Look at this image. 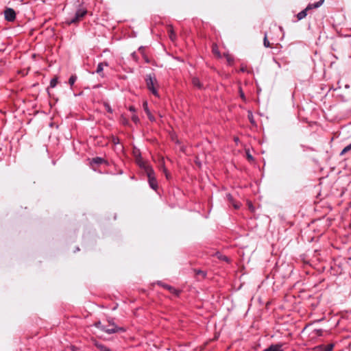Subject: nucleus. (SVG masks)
Returning a JSON list of instances; mask_svg holds the SVG:
<instances>
[{
    "instance_id": "8",
    "label": "nucleus",
    "mask_w": 351,
    "mask_h": 351,
    "mask_svg": "<svg viewBox=\"0 0 351 351\" xmlns=\"http://www.w3.org/2000/svg\"><path fill=\"white\" fill-rule=\"evenodd\" d=\"M282 347V343L271 344L267 348L263 350V351H283Z\"/></svg>"
},
{
    "instance_id": "17",
    "label": "nucleus",
    "mask_w": 351,
    "mask_h": 351,
    "mask_svg": "<svg viewBox=\"0 0 351 351\" xmlns=\"http://www.w3.org/2000/svg\"><path fill=\"white\" fill-rule=\"evenodd\" d=\"M57 83H58V79L56 77L51 79L50 81V87L54 88L57 85Z\"/></svg>"
},
{
    "instance_id": "16",
    "label": "nucleus",
    "mask_w": 351,
    "mask_h": 351,
    "mask_svg": "<svg viewBox=\"0 0 351 351\" xmlns=\"http://www.w3.org/2000/svg\"><path fill=\"white\" fill-rule=\"evenodd\" d=\"M77 80V76L76 75H71L69 79V83L72 86L75 81Z\"/></svg>"
},
{
    "instance_id": "42",
    "label": "nucleus",
    "mask_w": 351,
    "mask_h": 351,
    "mask_svg": "<svg viewBox=\"0 0 351 351\" xmlns=\"http://www.w3.org/2000/svg\"><path fill=\"white\" fill-rule=\"evenodd\" d=\"M24 0H20L21 2H23Z\"/></svg>"
},
{
    "instance_id": "38",
    "label": "nucleus",
    "mask_w": 351,
    "mask_h": 351,
    "mask_svg": "<svg viewBox=\"0 0 351 351\" xmlns=\"http://www.w3.org/2000/svg\"><path fill=\"white\" fill-rule=\"evenodd\" d=\"M241 71L242 72H244V71H245V69L244 68H241Z\"/></svg>"
},
{
    "instance_id": "21",
    "label": "nucleus",
    "mask_w": 351,
    "mask_h": 351,
    "mask_svg": "<svg viewBox=\"0 0 351 351\" xmlns=\"http://www.w3.org/2000/svg\"><path fill=\"white\" fill-rule=\"evenodd\" d=\"M324 0H319L318 2L313 3L312 5L314 8H319L324 3Z\"/></svg>"
},
{
    "instance_id": "24",
    "label": "nucleus",
    "mask_w": 351,
    "mask_h": 351,
    "mask_svg": "<svg viewBox=\"0 0 351 351\" xmlns=\"http://www.w3.org/2000/svg\"><path fill=\"white\" fill-rule=\"evenodd\" d=\"M143 108L147 115H149V110L148 109L147 103L145 101L143 103Z\"/></svg>"
},
{
    "instance_id": "40",
    "label": "nucleus",
    "mask_w": 351,
    "mask_h": 351,
    "mask_svg": "<svg viewBox=\"0 0 351 351\" xmlns=\"http://www.w3.org/2000/svg\"><path fill=\"white\" fill-rule=\"evenodd\" d=\"M117 141H118V138H116V140L114 141V143H117Z\"/></svg>"
},
{
    "instance_id": "6",
    "label": "nucleus",
    "mask_w": 351,
    "mask_h": 351,
    "mask_svg": "<svg viewBox=\"0 0 351 351\" xmlns=\"http://www.w3.org/2000/svg\"><path fill=\"white\" fill-rule=\"evenodd\" d=\"M157 284L162 287H164L165 289H167L169 291L170 293H173V294H175V295H178L179 294V291H178L177 289H176L173 287L171 286V285H167V284H165L164 282H161V281H158L157 282Z\"/></svg>"
},
{
    "instance_id": "22",
    "label": "nucleus",
    "mask_w": 351,
    "mask_h": 351,
    "mask_svg": "<svg viewBox=\"0 0 351 351\" xmlns=\"http://www.w3.org/2000/svg\"><path fill=\"white\" fill-rule=\"evenodd\" d=\"M132 120L135 123H138L139 122V118L138 117V116L135 114H134L132 116Z\"/></svg>"
},
{
    "instance_id": "31",
    "label": "nucleus",
    "mask_w": 351,
    "mask_h": 351,
    "mask_svg": "<svg viewBox=\"0 0 351 351\" xmlns=\"http://www.w3.org/2000/svg\"><path fill=\"white\" fill-rule=\"evenodd\" d=\"M132 57L133 59H134L135 60H137V56H136V52H133L132 54H131Z\"/></svg>"
},
{
    "instance_id": "20",
    "label": "nucleus",
    "mask_w": 351,
    "mask_h": 351,
    "mask_svg": "<svg viewBox=\"0 0 351 351\" xmlns=\"http://www.w3.org/2000/svg\"><path fill=\"white\" fill-rule=\"evenodd\" d=\"M226 198L228 200V202L230 203H231V204L234 202V200L233 199V197L232 196V195L230 193H227L226 194Z\"/></svg>"
},
{
    "instance_id": "1",
    "label": "nucleus",
    "mask_w": 351,
    "mask_h": 351,
    "mask_svg": "<svg viewBox=\"0 0 351 351\" xmlns=\"http://www.w3.org/2000/svg\"><path fill=\"white\" fill-rule=\"evenodd\" d=\"M145 80L147 88L154 95L158 97L159 94L156 88L157 80L155 76L151 74L147 75Z\"/></svg>"
},
{
    "instance_id": "11",
    "label": "nucleus",
    "mask_w": 351,
    "mask_h": 351,
    "mask_svg": "<svg viewBox=\"0 0 351 351\" xmlns=\"http://www.w3.org/2000/svg\"><path fill=\"white\" fill-rule=\"evenodd\" d=\"M334 348V344L330 343L328 345H322L316 348L317 351H332Z\"/></svg>"
},
{
    "instance_id": "33",
    "label": "nucleus",
    "mask_w": 351,
    "mask_h": 351,
    "mask_svg": "<svg viewBox=\"0 0 351 351\" xmlns=\"http://www.w3.org/2000/svg\"><path fill=\"white\" fill-rule=\"evenodd\" d=\"M129 110H130V111H131V112H135V110H135V108H134V106H130V107L129 108Z\"/></svg>"
},
{
    "instance_id": "7",
    "label": "nucleus",
    "mask_w": 351,
    "mask_h": 351,
    "mask_svg": "<svg viewBox=\"0 0 351 351\" xmlns=\"http://www.w3.org/2000/svg\"><path fill=\"white\" fill-rule=\"evenodd\" d=\"M313 3H310L307 5V7L302 10L301 12H300L298 14H297V18L298 20H302L304 18H305L307 15V11L309 10H311L313 8H315L313 5H312Z\"/></svg>"
},
{
    "instance_id": "37",
    "label": "nucleus",
    "mask_w": 351,
    "mask_h": 351,
    "mask_svg": "<svg viewBox=\"0 0 351 351\" xmlns=\"http://www.w3.org/2000/svg\"><path fill=\"white\" fill-rule=\"evenodd\" d=\"M228 61L230 62V61H232V60L230 58H228Z\"/></svg>"
},
{
    "instance_id": "32",
    "label": "nucleus",
    "mask_w": 351,
    "mask_h": 351,
    "mask_svg": "<svg viewBox=\"0 0 351 351\" xmlns=\"http://www.w3.org/2000/svg\"><path fill=\"white\" fill-rule=\"evenodd\" d=\"M147 116H148V118L149 119V120H151V121H154V117L151 114L150 112H149V115H147Z\"/></svg>"
},
{
    "instance_id": "14",
    "label": "nucleus",
    "mask_w": 351,
    "mask_h": 351,
    "mask_svg": "<svg viewBox=\"0 0 351 351\" xmlns=\"http://www.w3.org/2000/svg\"><path fill=\"white\" fill-rule=\"evenodd\" d=\"M351 150V143L349 144L348 145L346 146L343 149L342 151L340 153V155L341 156H343L345 154H346L347 152H348L349 151Z\"/></svg>"
},
{
    "instance_id": "29",
    "label": "nucleus",
    "mask_w": 351,
    "mask_h": 351,
    "mask_svg": "<svg viewBox=\"0 0 351 351\" xmlns=\"http://www.w3.org/2000/svg\"><path fill=\"white\" fill-rule=\"evenodd\" d=\"M163 171H164V172H165V176H166V178H167V179H169V177H170V174L168 173L167 170L165 169V167H163Z\"/></svg>"
},
{
    "instance_id": "19",
    "label": "nucleus",
    "mask_w": 351,
    "mask_h": 351,
    "mask_svg": "<svg viewBox=\"0 0 351 351\" xmlns=\"http://www.w3.org/2000/svg\"><path fill=\"white\" fill-rule=\"evenodd\" d=\"M263 45L265 47H269L270 44L269 40H267V34H265L264 40H263Z\"/></svg>"
},
{
    "instance_id": "35",
    "label": "nucleus",
    "mask_w": 351,
    "mask_h": 351,
    "mask_svg": "<svg viewBox=\"0 0 351 351\" xmlns=\"http://www.w3.org/2000/svg\"><path fill=\"white\" fill-rule=\"evenodd\" d=\"M108 321L110 326H111L112 324H114V322L112 321V319H108Z\"/></svg>"
},
{
    "instance_id": "25",
    "label": "nucleus",
    "mask_w": 351,
    "mask_h": 351,
    "mask_svg": "<svg viewBox=\"0 0 351 351\" xmlns=\"http://www.w3.org/2000/svg\"><path fill=\"white\" fill-rule=\"evenodd\" d=\"M314 332L317 336H322L323 332L322 329H315Z\"/></svg>"
},
{
    "instance_id": "27",
    "label": "nucleus",
    "mask_w": 351,
    "mask_h": 351,
    "mask_svg": "<svg viewBox=\"0 0 351 351\" xmlns=\"http://www.w3.org/2000/svg\"><path fill=\"white\" fill-rule=\"evenodd\" d=\"M232 205L234 206L235 209H239L240 208L241 204L238 202H234L232 203Z\"/></svg>"
},
{
    "instance_id": "36",
    "label": "nucleus",
    "mask_w": 351,
    "mask_h": 351,
    "mask_svg": "<svg viewBox=\"0 0 351 351\" xmlns=\"http://www.w3.org/2000/svg\"><path fill=\"white\" fill-rule=\"evenodd\" d=\"M240 92H241V97L244 99H245L244 93L241 90H240Z\"/></svg>"
},
{
    "instance_id": "3",
    "label": "nucleus",
    "mask_w": 351,
    "mask_h": 351,
    "mask_svg": "<svg viewBox=\"0 0 351 351\" xmlns=\"http://www.w3.org/2000/svg\"><path fill=\"white\" fill-rule=\"evenodd\" d=\"M145 170L146 171V173H147V176L148 178V182H149V186L154 191H156L158 189V182H157L156 178L155 177L154 171L149 166H145Z\"/></svg>"
},
{
    "instance_id": "18",
    "label": "nucleus",
    "mask_w": 351,
    "mask_h": 351,
    "mask_svg": "<svg viewBox=\"0 0 351 351\" xmlns=\"http://www.w3.org/2000/svg\"><path fill=\"white\" fill-rule=\"evenodd\" d=\"M213 53L216 54L218 57L220 56V53L218 50L217 45L215 44L213 45Z\"/></svg>"
},
{
    "instance_id": "34",
    "label": "nucleus",
    "mask_w": 351,
    "mask_h": 351,
    "mask_svg": "<svg viewBox=\"0 0 351 351\" xmlns=\"http://www.w3.org/2000/svg\"><path fill=\"white\" fill-rule=\"evenodd\" d=\"M100 64H104V67L109 66V64H108V63L107 62H100Z\"/></svg>"
},
{
    "instance_id": "26",
    "label": "nucleus",
    "mask_w": 351,
    "mask_h": 351,
    "mask_svg": "<svg viewBox=\"0 0 351 351\" xmlns=\"http://www.w3.org/2000/svg\"><path fill=\"white\" fill-rule=\"evenodd\" d=\"M196 274L197 275H202L203 278L206 276V273L202 270H197L196 271Z\"/></svg>"
},
{
    "instance_id": "39",
    "label": "nucleus",
    "mask_w": 351,
    "mask_h": 351,
    "mask_svg": "<svg viewBox=\"0 0 351 351\" xmlns=\"http://www.w3.org/2000/svg\"><path fill=\"white\" fill-rule=\"evenodd\" d=\"M117 141H118V138H116V140L114 141V143H117Z\"/></svg>"
},
{
    "instance_id": "4",
    "label": "nucleus",
    "mask_w": 351,
    "mask_h": 351,
    "mask_svg": "<svg viewBox=\"0 0 351 351\" xmlns=\"http://www.w3.org/2000/svg\"><path fill=\"white\" fill-rule=\"evenodd\" d=\"M101 330L108 333V334H113L119 332H125V329L123 327H119L115 324H112L111 326H101Z\"/></svg>"
},
{
    "instance_id": "2",
    "label": "nucleus",
    "mask_w": 351,
    "mask_h": 351,
    "mask_svg": "<svg viewBox=\"0 0 351 351\" xmlns=\"http://www.w3.org/2000/svg\"><path fill=\"white\" fill-rule=\"evenodd\" d=\"M86 9L84 8H80L76 10L73 16L66 19V23L68 25L76 24L80 21L86 16Z\"/></svg>"
},
{
    "instance_id": "5",
    "label": "nucleus",
    "mask_w": 351,
    "mask_h": 351,
    "mask_svg": "<svg viewBox=\"0 0 351 351\" xmlns=\"http://www.w3.org/2000/svg\"><path fill=\"white\" fill-rule=\"evenodd\" d=\"M5 19L9 22H12L16 19L15 11L10 8H8L4 10Z\"/></svg>"
},
{
    "instance_id": "12",
    "label": "nucleus",
    "mask_w": 351,
    "mask_h": 351,
    "mask_svg": "<svg viewBox=\"0 0 351 351\" xmlns=\"http://www.w3.org/2000/svg\"><path fill=\"white\" fill-rule=\"evenodd\" d=\"M103 163H106V161L101 157H95L93 158L90 162V164H96V165H101Z\"/></svg>"
},
{
    "instance_id": "13",
    "label": "nucleus",
    "mask_w": 351,
    "mask_h": 351,
    "mask_svg": "<svg viewBox=\"0 0 351 351\" xmlns=\"http://www.w3.org/2000/svg\"><path fill=\"white\" fill-rule=\"evenodd\" d=\"M104 71V64L99 63L97 67L96 73H98L101 77H104V74L103 73Z\"/></svg>"
},
{
    "instance_id": "28",
    "label": "nucleus",
    "mask_w": 351,
    "mask_h": 351,
    "mask_svg": "<svg viewBox=\"0 0 351 351\" xmlns=\"http://www.w3.org/2000/svg\"><path fill=\"white\" fill-rule=\"evenodd\" d=\"M95 326L97 328H99L100 330H101V326H105L104 325H103V324L101 323V322H96V323L95 324Z\"/></svg>"
},
{
    "instance_id": "9",
    "label": "nucleus",
    "mask_w": 351,
    "mask_h": 351,
    "mask_svg": "<svg viewBox=\"0 0 351 351\" xmlns=\"http://www.w3.org/2000/svg\"><path fill=\"white\" fill-rule=\"evenodd\" d=\"M94 346L99 349L100 351H112L109 348H108L106 346L102 344L101 343H99L95 339L93 340Z\"/></svg>"
},
{
    "instance_id": "23",
    "label": "nucleus",
    "mask_w": 351,
    "mask_h": 351,
    "mask_svg": "<svg viewBox=\"0 0 351 351\" xmlns=\"http://www.w3.org/2000/svg\"><path fill=\"white\" fill-rule=\"evenodd\" d=\"M104 107L108 112L112 113V109L111 108L110 106L108 104H104Z\"/></svg>"
},
{
    "instance_id": "15",
    "label": "nucleus",
    "mask_w": 351,
    "mask_h": 351,
    "mask_svg": "<svg viewBox=\"0 0 351 351\" xmlns=\"http://www.w3.org/2000/svg\"><path fill=\"white\" fill-rule=\"evenodd\" d=\"M169 36L172 41H173L176 38V34L171 28L169 30Z\"/></svg>"
},
{
    "instance_id": "41",
    "label": "nucleus",
    "mask_w": 351,
    "mask_h": 351,
    "mask_svg": "<svg viewBox=\"0 0 351 351\" xmlns=\"http://www.w3.org/2000/svg\"><path fill=\"white\" fill-rule=\"evenodd\" d=\"M117 141H118V138H116V140L114 141V143H117Z\"/></svg>"
},
{
    "instance_id": "30",
    "label": "nucleus",
    "mask_w": 351,
    "mask_h": 351,
    "mask_svg": "<svg viewBox=\"0 0 351 351\" xmlns=\"http://www.w3.org/2000/svg\"><path fill=\"white\" fill-rule=\"evenodd\" d=\"M247 158L250 161L253 160V157L248 152H247Z\"/></svg>"
},
{
    "instance_id": "10",
    "label": "nucleus",
    "mask_w": 351,
    "mask_h": 351,
    "mask_svg": "<svg viewBox=\"0 0 351 351\" xmlns=\"http://www.w3.org/2000/svg\"><path fill=\"white\" fill-rule=\"evenodd\" d=\"M191 82H192V84L193 85V86L195 87L196 88L199 89V90L204 88V85L200 82V80L198 77H193L192 80H191Z\"/></svg>"
}]
</instances>
